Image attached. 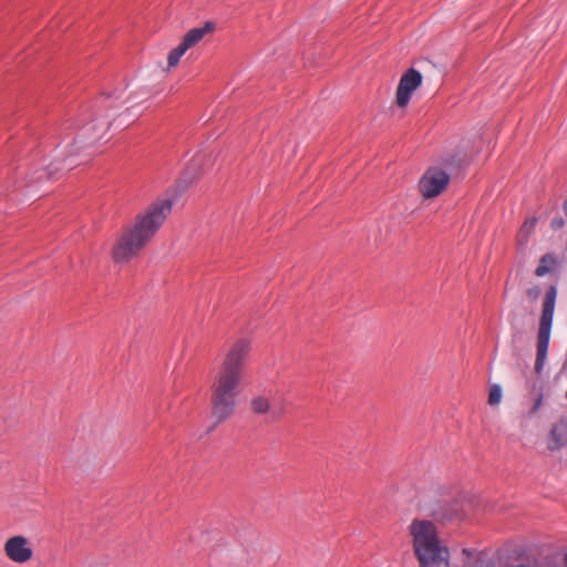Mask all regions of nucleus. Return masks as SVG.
I'll list each match as a JSON object with an SVG mask.
<instances>
[{
  "label": "nucleus",
  "instance_id": "obj_1",
  "mask_svg": "<svg viewBox=\"0 0 567 567\" xmlns=\"http://www.w3.org/2000/svg\"><path fill=\"white\" fill-rule=\"evenodd\" d=\"M251 344L247 339L237 340L226 352L212 383V416L216 423L228 420L236 410L244 377L245 361Z\"/></svg>",
  "mask_w": 567,
  "mask_h": 567
},
{
  "label": "nucleus",
  "instance_id": "obj_2",
  "mask_svg": "<svg viewBox=\"0 0 567 567\" xmlns=\"http://www.w3.org/2000/svg\"><path fill=\"white\" fill-rule=\"evenodd\" d=\"M173 208L169 198H161L136 216L134 224L115 243L112 258L116 264L127 262L154 237Z\"/></svg>",
  "mask_w": 567,
  "mask_h": 567
},
{
  "label": "nucleus",
  "instance_id": "obj_3",
  "mask_svg": "<svg viewBox=\"0 0 567 567\" xmlns=\"http://www.w3.org/2000/svg\"><path fill=\"white\" fill-rule=\"evenodd\" d=\"M111 97V95L100 97L92 110H87L85 114H82L84 123L78 131L76 137L70 147L63 168L72 169L76 165L84 163L86 158L81 162H74L72 157L80 154L82 150L92 147L105 136L111 126V123L105 120L109 116V111L113 107Z\"/></svg>",
  "mask_w": 567,
  "mask_h": 567
},
{
  "label": "nucleus",
  "instance_id": "obj_4",
  "mask_svg": "<svg viewBox=\"0 0 567 567\" xmlns=\"http://www.w3.org/2000/svg\"><path fill=\"white\" fill-rule=\"evenodd\" d=\"M413 549L421 567H450V553L441 544L435 525L425 519H414L410 525Z\"/></svg>",
  "mask_w": 567,
  "mask_h": 567
},
{
  "label": "nucleus",
  "instance_id": "obj_5",
  "mask_svg": "<svg viewBox=\"0 0 567 567\" xmlns=\"http://www.w3.org/2000/svg\"><path fill=\"white\" fill-rule=\"evenodd\" d=\"M557 288L550 286L545 293L543 301L542 316L537 334V354L535 361L536 372H540L547 359V352L550 340V331L554 320Z\"/></svg>",
  "mask_w": 567,
  "mask_h": 567
},
{
  "label": "nucleus",
  "instance_id": "obj_6",
  "mask_svg": "<svg viewBox=\"0 0 567 567\" xmlns=\"http://www.w3.org/2000/svg\"><path fill=\"white\" fill-rule=\"evenodd\" d=\"M450 175L436 167L429 168L419 183L420 193L424 198H433L440 195L447 186Z\"/></svg>",
  "mask_w": 567,
  "mask_h": 567
},
{
  "label": "nucleus",
  "instance_id": "obj_7",
  "mask_svg": "<svg viewBox=\"0 0 567 567\" xmlns=\"http://www.w3.org/2000/svg\"><path fill=\"white\" fill-rule=\"evenodd\" d=\"M3 550L9 560L16 564H25L33 557L31 542L23 535L9 537L3 544Z\"/></svg>",
  "mask_w": 567,
  "mask_h": 567
},
{
  "label": "nucleus",
  "instance_id": "obj_8",
  "mask_svg": "<svg viewBox=\"0 0 567 567\" xmlns=\"http://www.w3.org/2000/svg\"><path fill=\"white\" fill-rule=\"evenodd\" d=\"M422 80L421 72L413 68L403 73L396 89V104L400 107L409 104L412 93L422 84Z\"/></svg>",
  "mask_w": 567,
  "mask_h": 567
},
{
  "label": "nucleus",
  "instance_id": "obj_9",
  "mask_svg": "<svg viewBox=\"0 0 567 567\" xmlns=\"http://www.w3.org/2000/svg\"><path fill=\"white\" fill-rule=\"evenodd\" d=\"M214 28V24L212 22H207L204 27L202 28H194L192 30H189L185 35H184V39L183 41L181 42L186 49H189L192 48L193 45H195L197 42H199L204 35L209 32L210 30H213Z\"/></svg>",
  "mask_w": 567,
  "mask_h": 567
},
{
  "label": "nucleus",
  "instance_id": "obj_10",
  "mask_svg": "<svg viewBox=\"0 0 567 567\" xmlns=\"http://www.w3.org/2000/svg\"><path fill=\"white\" fill-rule=\"evenodd\" d=\"M550 439L553 444L549 445L550 450L560 449L567 444V423L560 422L553 426L550 431Z\"/></svg>",
  "mask_w": 567,
  "mask_h": 567
},
{
  "label": "nucleus",
  "instance_id": "obj_11",
  "mask_svg": "<svg viewBox=\"0 0 567 567\" xmlns=\"http://www.w3.org/2000/svg\"><path fill=\"white\" fill-rule=\"evenodd\" d=\"M251 409L257 414H265L271 410L268 400L261 395L252 399Z\"/></svg>",
  "mask_w": 567,
  "mask_h": 567
},
{
  "label": "nucleus",
  "instance_id": "obj_12",
  "mask_svg": "<svg viewBox=\"0 0 567 567\" xmlns=\"http://www.w3.org/2000/svg\"><path fill=\"white\" fill-rule=\"evenodd\" d=\"M188 49H186L182 43H179L176 48L171 50L167 58V63L169 68H173L178 64L181 58L186 53Z\"/></svg>",
  "mask_w": 567,
  "mask_h": 567
},
{
  "label": "nucleus",
  "instance_id": "obj_13",
  "mask_svg": "<svg viewBox=\"0 0 567 567\" xmlns=\"http://www.w3.org/2000/svg\"><path fill=\"white\" fill-rule=\"evenodd\" d=\"M549 262H554V258L549 254L543 256L538 267L535 269V275L537 277H544L547 275L549 272Z\"/></svg>",
  "mask_w": 567,
  "mask_h": 567
},
{
  "label": "nucleus",
  "instance_id": "obj_14",
  "mask_svg": "<svg viewBox=\"0 0 567 567\" xmlns=\"http://www.w3.org/2000/svg\"><path fill=\"white\" fill-rule=\"evenodd\" d=\"M502 386L499 384H493L489 389L488 403L491 405H497L502 401Z\"/></svg>",
  "mask_w": 567,
  "mask_h": 567
},
{
  "label": "nucleus",
  "instance_id": "obj_15",
  "mask_svg": "<svg viewBox=\"0 0 567 567\" xmlns=\"http://www.w3.org/2000/svg\"><path fill=\"white\" fill-rule=\"evenodd\" d=\"M466 567H495L494 563L480 554L473 563L467 561Z\"/></svg>",
  "mask_w": 567,
  "mask_h": 567
},
{
  "label": "nucleus",
  "instance_id": "obj_16",
  "mask_svg": "<svg viewBox=\"0 0 567 567\" xmlns=\"http://www.w3.org/2000/svg\"><path fill=\"white\" fill-rule=\"evenodd\" d=\"M542 295V288L537 285L530 287L526 291V296L530 302H535Z\"/></svg>",
  "mask_w": 567,
  "mask_h": 567
},
{
  "label": "nucleus",
  "instance_id": "obj_17",
  "mask_svg": "<svg viewBox=\"0 0 567 567\" xmlns=\"http://www.w3.org/2000/svg\"><path fill=\"white\" fill-rule=\"evenodd\" d=\"M565 226V220L563 217H554L550 223V227L553 230H558Z\"/></svg>",
  "mask_w": 567,
  "mask_h": 567
},
{
  "label": "nucleus",
  "instance_id": "obj_18",
  "mask_svg": "<svg viewBox=\"0 0 567 567\" xmlns=\"http://www.w3.org/2000/svg\"><path fill=\"white\" fill-rule=\"evenodd\" d=\"M59 169H61L60 167V163L59 162H54V163H51L48 167V174L49 176H53V174L55 172H58Z\"/></svg>",
  "mask_w": 567,
  "mask_h": 567
},
{
  "label": "nucleus",
  "instance_id": "obj_19",
  "mask_svg": "<svg viewBox=\"0 0 567 567\" xmlns=\"http://www.w3.org/2000/svg\"><path fill=\"white\" fill-rule=\"evenodd\" d=\"M535 224H536V219H535V218H533V219H530V220L525 221V224H524L523 228H524V229H527V231H530V230H533V229H534Z\"/></svg>",
  "mask_w": 567,
  "mask_h": 567
},
{
  "label": "nucleus",
  "instance_id": "obj_20",
  "mask_svg": "<svg viewBox=\"0 0 567 567\" xmlns=\"http://www.w3.org/2000/svg\"><path fill=\"white\" fill-rule=\"evenodd\" d=\"M540 404H542V398H538V399H537V401H536V403H535V405H534L533 411H534V412H535V411H537V410H538V408L540 406Z\"/></svg>",
  "mask_w": 567,
  "mask_h": 567
},
{
  "label": "nucleus",
  "instance_id": "obj_21",
  "mask_svg": "<svg viewBox=\"0 0 567 567\" xmlns=\"http://www.w3.org/2000/svg\"><path fill=\"white\" fill-rule=\"evenodd\" d=\"M271 412H272V414H275V415H280V414H281V412H282V410H277L276 408H274V409L271 410Z\"/></svg>",
  "mask_w": 567,
  "mask_h": 567
},
{
  "label": "nucleus",
  "instance_id": "obj_22",
  "mask_svg": "<svg viewBox=\"0 0 567 567\" xmlns=\"http://www.w3.org/2000/svg\"><path fill=\"white\" fill-rule=\"evenodd\" d=\"M199 162H200V158L199 157H195L193 159V165H197Z\"/></svg>",
  "mask_w": 567,
  "mask_h": 567
},
{
  "label": "nucleus",
  "instance_id": "obj_23",
  "mask_svg": "<svg viewBox=\"0 0 567 567\" xmlns=\"http://www.w3.org/2000/svg\"><path fill=\"white\" fill-rule=\"evenodd\" d=\"M565 564H566V567H567V554L565 555Z\"/></svg>",
  "mask_w": 567,
  "mask_h": 567
}]
</instances>
